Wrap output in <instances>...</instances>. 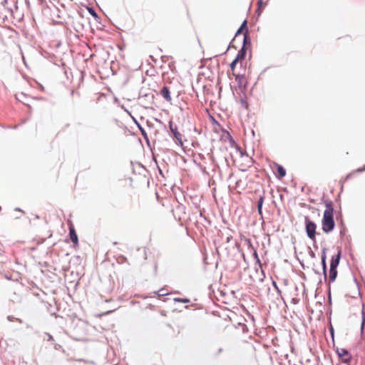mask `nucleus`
I'll return each instance as SVG.
<instances>
[{
	"label": "nucleus",
	"mask_w": 365,
	"mask_h": 365,
	"mask_svg": "<svg viewBox=\"0 0 365 365\" xmlns=\"http://www.w3.org/2000/svg\"><path fill=\"white\" fill-rule=\"evenodd\" d=\"M264 196H260L259 200H258V203H257V210H258V212L259 215H262V205H263V202H264Z\"/></svg>",
	"instance_id": "obj_12"
},
{
	"label": "nucleus",
	"mask_w": 365,
	"mask_h": 365,
	"mask_svg": "<svg viewBox=\"0 0 365 365\" xmlns=\"http://www.w3.org/2000/svg\"><path fill=\"white\" fill-rule=\"evenodd\" d=\"M160 95L167 101H171L172 98L170 96V91L167 86L163 87V88L160 91Z\"/></svg>",
	"instance_id": "obj_8"
},
{
	"label": "nucleus",
	"mask_w": 365,
	"mask_h": 365,
	"mask_svg": "<svg viewBox=\"0 0 365 365\" xmlns=\"http://www.w3.org/2000/svg\"><path fill=\"white\" fill-rule=\"evenodd\" d=\"M364 170H365V166H364V168H360V169H358V170H357V171H359V172H362V171H364Z\"/></svg>",
	"instance_id": "obj_15"
},
{
	"label": "nucleus",
	"mask_w": 365,
	"mask_h": 365,
	"mask_svg": "<svg viewBox=\"0 0 365 365\" xmlns=\"http://www.w3.org/2000/svg\"><path fill=\"white\" fill-rule=\"evenodd\" d=\"M305 224H306V232L307 236L309 239H311L312 241H315L316 240V229L317 225L316 224L311 221L309 218L306 217L305 219Z\"/></svg>",
	"instance_id": "obj_4"
},
{
	"label": "nucleus",
	"mask_w": 365,
	"mask_h": 365,
	"mask_svg": "<svg viewBox=\"0 0 365 365\" xmlns=\"http://www.w3.org/2000/svg\"><path fill=\"white\" fill-rule=\"evenodd\" d=\"M340 257V250L338 251V253L336 255L331 257L329 270V280L331 282H334L337 276L336 267L339 263Z\"/></svg>",
	"instance_id": "obj_3"
},
{
	"label": "nucleus",
	"mask_w": 365,
	"mask_h": 365,
	"mask_svg": "<svg viewBox=\"0 0 365 365\" xmlns=\"http://www.w3.org/2000/svg\"><path fill=\"white\" fill-rule=\"evenodd\" d=\"M26 5H27L28 9H30L29 3V2H27V1H26Z\"/></svg>",
	"instance_id": "obj_16"
},
{
	"label": "nucleus",
	"mask_w": 365,
	"mask_h": 365,
	"mask_svg": "<svg viewBox=\"0 0 365 365\" xmlns=\"http://www.w3.org/2000/svg\"><path fill=\"white\" fill-rule=\"evenodd\" d=\"M338 352V355L339 356V358L342 360V361L345 362V363H349L351 361L352 357H351V355L350 354V353L344 349H339L337 351Z\"/></svg>",
	"instance_id": "obj_6"
},
{
	"label": "nucleus",
	"mask_w": 365,
	"mask_h": 365,
	"mask_svg": "<svg viewBox=\"0 0 365 365\" xmlns=\"http://www.w3.org/2000/svg\"><path fill=\"white\" fill-rule=\"evenodd\" d=\"M68 228H69V237L71 240V242L73 244V247H76L78 246V237L76 232L74 226L73 225V222L69 220L68 221Z\"/></svg>",
	"instance_id": "obj_5"
},
{
	"label": "nucleus",
	"mask_w": 365,
	"mask_h": 365,
	"mask_svg": "<svg viewBox=\"0 0 365 365\" xmlns=\"http://www.w3.org/2000/svg\"><path fill=\"white\" fill-rule=\"evenodd\" d=\"M245 29H246V33L245 34V38H244V41H245L246 38H247V21H245L241 25V26L240 27V29H238L237 32V35L238 34H240V32H242Z\"/></svg>",
	"instance_id": "obj_11"
},
{
	"label": "nucleus",
	"mask_w": 365,
	"mask_h": 365,
	"mask_svg": "<svg viewBox=\"0 0 365 365\" xmlns=\"http://www.w3.org/2000/svg\"><path fill=\"white\" fill-rule=\"evenodd\" d=\"M334 207L331 201H325V210L322 220V229L324 232H331L335 227L334 220Z\"/></svg>",
	"instance_id": "obj_1"
},
{
	"label": "nucleus",
	"mask_w": 365,
	"mask_h": 365,
	"mask_svg": "<svg viewBox=\"0 0 365 365\" xmlns=\"http://www.w3.org/2000/svg\"><path fill=\"white\" fill-rule=\"evenodd\" d=\"M246 52H247V50H246L245 46L244 44L243 46L241 48V49L238 51V53H237L236 58H235V60L230 64L231 71H233L234 73H235V71L237 70L236 69L237 65H238V64H240V69L243 68V61L245 58Z\"/></svg>",
	"instance_id": "obj_2"
},
{
	"label": "nucleus",
	"mask_w": 365,
	"mask_h": 365,
	"mask_svg": "<svg viewBox=\"0 0 365 365\" xmlns=\"http://www.w3.org/2000/svg\"><path fill=\"white\" fill-rule=\"evenodd\" d=\"M277 170L278 178L281 179L286 175V170L282 165H277Z\"/></svg>",
	"instance_id": "obj_9"
},
{
	"label": "nucleus",
	"mask_w": 365,
	"mask_h": 365,
	"mask_svg": "<svg viewBox=\"0 0 365 365\" xmlns=\"http://www.w3.org/2000/svg\"><path fill=\"white\" fill-rule=\"evenodd\" d=\"M365 319H364L361 324V334L364 335Z\"/></svg>",
	"instance_id": "obj_14"
},
{
	"label": "nucleus",
	"mask_w": 365,
	"mask_h": 365,
	"mask_svg": "<svg viewBox=\"0 0 365 365\" xmlns=\"http://www.w3.org/2000/svg\"><path fill=\"white\" fill-rule=\"evenodd\" d=\"M326 258H327L326 253L324 251L322 253V264L324 272H326V269H327Z\"/></svg>",
	"instance_id": "obj_13"
},
{
	"label": "nucleus",
	"mask_w": 365,
	"mask_h": 365,
	"mask_svg": "<svg viewBox=\"0 0 365 365\" xmlns=\"http://www.w3.org/2000/svg\"><path fill=\"white\" fill-rule=\"evenodd\" d=\"M170 128L173 134L174 138L178 140L180 145H182V135L178 131L177 127H173V125L170 124Z\"/></svg>",
	"instance_id": "obj_7"
},
{
	"label": "nucleus",
	"mask_w": 365,
	"mask_h": 365,
	"mask_svg": "<svg viewBox=\"0 0 365 365\" xmlns=\"http://www.w3.org/2000/svg\"><path fill=\"white\" fill-rule=\"evenodd\" d=\"M141 132H142V134L145 136V133L143 129H141Z\"/></svg>",
	"instance_id": "obj_17"
},
{
	"label": "nucleus",
	"mask_w": 365,
	"mask_h": 365,
	"mask_svg": "<svg viewBox=\"0 0 365 365\" xmlns=\"http://www.w3.org/2000/svg\"><path fill=\"white\" fill-rule=\"evenodd\" d=\"M236 69L237 70H236L235 73L232 71V73L235 77L236 80H239L242 76V74L241 73V71H242L243 68L240 69V64H238V65H237V68Z\"/></svg>",
	"instance_id": "obj_10"
}]
</instances>
